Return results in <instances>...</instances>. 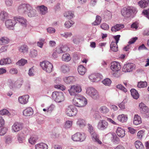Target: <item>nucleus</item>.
<instances>
[{
    "label": "nucleus",
    "mask_w": 149,
    "mask_h": 149,
    "mask_svg": "<svg viewBox=\"0 0 149 149\" xmlns=\"http://www.w3.org/2000/svg\"><path fill=\"white\" fill-rule=\"evenodd\" d=\"M54 87L55 88L61 89L62 91L64 90L65 89V87L61 84L55 85Z\"/></svg>",
    "instance_id": "obj_61"
},
{
    "label": "nucleus",
    "mask_w": 149,
    "mask_h": 149,
    "mask_svg": "<svg viewBox=\"0 0 149 149\" xmlns=\"http://www.w3.org/2000/svg\"><path fill=\"white\" fill-rule=\"evenodd\" d=\"M108 126V123L104 120L99 121L97 125V128L100 130H103L106 129Z\"/></svg>",
    "instance_id": "obj_9"
},
{
    "label": "nucleus",
    "mask_w": 149,
    "mask_h": 149,
    "mask_svg": "<svg viewBox=\"0 0 149 149\" xmlns=\"http://www.w3.org/2000/svg\"><path fill=\"white\" fill-rule=\"evenodd\" d=\"M87 103L86 99L81 95H78L74 96L73 100L74 105L80 107H84Z\"/></svg>",
    "instance_id": "obj_1"
},
{
    "label": "nucleus",
    "mask_w": 149,
    "mask_h": 149,
    "mask_svg": "<svg viewBox=\"0 0 149 149\" xmlns=\"http://www.w3.org/2000/svg\"><path fill=\"white\" fill-rule=\"evenodd\" d=\"M29 96L28 95H26L20 96L18 98L19 102L22 104H25L28 102Z\"/></svg>",
    "instance_id": "obj_19"
},
{
    "label": "nucleus",
    "mask_w": 149,
    "mask_h": 149,
    "mask_svg": "<svg viewBox=\"0 0 149 149\" xmlns=\"http://www.w3.org/2000/svg\"><path fill=\"white\" fill-rule=\"evenodd\" d=\"M142 13L149 19V9L144 10Z\"/></svg>",
    "instance_id": "obj_62"
},
{
    "label": "nucleus",
    "mask_w": 149,
    "mask_h": 149,
    "mask_svg": "<svg viewBox=\"0 0 149 149\" xmlns=\"http://www.w3.org/2000/svg\"><path fill=\"white\" fill-rule=\"evenodd\" d=\"M52 97L56 102L60 103L64 100V97L62 92L55 91L52 93Z\"/></svg>",
    "instance_id": "obj_5"
},
{
    "label": "nucleus",
    "mask_w": 149,
    "mask_h": 149,
    "mask_svg": "<svg viewBox=\"0 0 149 149\" xmlns=\"http://www.w3.org/2000/svg\"><path fill=\"white\" fill-rule=\"evenodd\" d=\"M81 86L79 84H76L71 86L68 91L70 95L72 96H75L78 95V93L81 91Z\"/></svg>",
    "instance_id": "obj_4"
},
{
    "label": "nucleus",
    "mask_w": 149,
    "mask_h": 149,
    "mask_svg": "<svg viewBox=\"0 0 149 149\" xmlns=\"http://www.w3.org/2000/svg\"><path fill=\"white\" fill-rule=\"evenodd\" d=\"M148 0H141L138 2L139 6L141 8H145L148 5Z\"/></svg>",
    "instance_id": "obj_23"
},
{
    "label": "nucleus",
    "mask_w": 149,
    "mask_h": 149,
    "mask_svg": "<svg viewBox=\"0 0 149 149\" xmlns=\"http://www.w3.org/2000/svg\"><path fill=\"white\" fill-rule=\"evenodd\" d=\"M29 55L31 58L36 57L38 55L37 51L34 49L31 50L29 54Z\"/></svg>",
    "instance_id": "obj_43"
},
{
    "label": "nucleus",
    "mask_w": 149,
    "mask_h": 149,
    "mask_svg": "<svg viewBox=\"0 0 149 149\" xmlns=\"http://www.w3.org/2000/svg\"><path fill=\"white\" fill-rule=\"evenodd\" d=\"M40 13L42 15H44L47 12V8L44 6H41L38 7Z\"/></svg>",
    "instance_id": "obj_35"
},
{
    "label": "nucleus",
    "mask_w": 149,
    "mask_h": 149,
    "mask_svg": "<svg viewBox=\"0 0 149 149\" xmlns=\"http://www.w3.org/2000/svg\"><path fill=\"white\" fill-rule=\"evenodd\" d=\"M8 15V13L6 12L1 11L0 13V19L2 21H4L7 19Z\"/></svg>",
    "instance_id": "obj_37"
},
{
    "label": "nucleus",
    "mask_w": 149,
    "mask_h": 149,
    "mask_svg": "<svg viewBox=\"0 0 149 149\" xmlns=\"http://www.w3.org/2000/svg\"><path fill=\"white\" fill-rule=\"evenodd\" d=\"M9 40L6 37H2L0 39V45H4L8 43Z\"/></svg>",
    "instance_id": "obj_38"
},
{
    "label": "nucleus",
    "mask_w": 149,
    "mask_h": 149,
    "mask_svg": "<svg viewBox=\"0 0 149 149\" xmlns=\"http://www.w3.org/2000/svg\"><path fill=\"white\" fill-rule=\"evenodd\" d=\"M111 50L112 51L116 52L118 51L117 44L115 43L114 42L112 41L110 45Z\"/></svg>",
    "instance_id": "obj_36"
},
{
    "label": "nucleus",
    "mask_w": 149,
    "mask_h": 149,
    "mask_svg": "<svg viewBox=\"0 0 149 149\" xmlns=\"http://www.w3.org/2000/svg\"><path fill=\"white\" fill-rule=\"evenodd\" d=\"M80 132H77L72 136V139L75 141H80Z\"/></svg>",
    "instance_id": "obj_44"
},
{
    "label": "nucleus",
    "mask_w": 149,
    "mask_h": 149,
    "mask_svg": "<svg viewBox=\"0 0 149 149\" xmlns=\"http://www.w3.org/2000/svg\"><path fill=\"white\" fill-rule=\"evenodd\" d=\"M136 9L133 7L124 8L121 10L122 15L125 17H130L132 14L137 12Z\"/></svg>",
    "instance_id": "obj_2"
},
{
    "label": "nucleus",
    "mask_w": 149,
    "mask_h": 149,
    "mask_svg": "<svg viewBox=\"0 0 149 149\" xmlns=\"http://www.w3.org/2000/svg\"><path fill=\"white\" fill-rule=\"evenodd\" d=\"M72 121H67L65 124V126L66 128H69L72 125Z\"/></svg>",
    "instance_id": "obj_63"
},
{
    "label": "nucleus",
    "mask_w": 149,
    "mask_h": 149,
    "mask_svg": "<svg viewBox=\"0 0 149 149\" xmlns=\"http://www.w3.org/2000/svg\"><path fill=\"white\" fill-rule=\"evenodd\" d=\"M147 86V83L146 82L140 81L138 82L137 86L138 88H144L146 87Z\"/></svg>",
    "instance_id": "obj_46"
},
{
    "label": "nucleus",
    "mask_w": 149,
    "mask_h": 149,
    "mask_svg": "<svg viewBox=\"0 0 149 149\" xmlns=\"http://www.w3.org/2000/svg\"><path fill=\"white\" fill-rule=\"evenodd\" d=\"M62 60L63 61L68 62L71 59L70 55L68 53L63 54L62 56Z\"/></svg>",
    "instance_id": "obj_41"
},
{
    "label": "nucleus",
    "mask_w": 149,
    "mask_h": 149,
    "mask_svg": "<svg viewBox=\"0 0 149 149\" xmlns=\"http://www.w3.org/2000/svg\"><path fill=\"white\" fill-rule=\"evenodd\" d=\"M91 137L92 140L94 142L99 144H101L102 142L99 139L98 135L95 132H94L92 133H91Z\"/></svg>",
    "instance_id": "obj_20"
},
{
    "label": "nucleus",
    "mask_w": 149,
    "mask_h": 149,
    "mask_svg": "<svg viewBox=\"0 0 149 149\" xmlns=\"http://www.w3.org/2000/svg\"><path fill=\"white\" fill-rule=\"evenodd\" d=\"M99 110L101 113H107L109 111V109L106 106H103L100 107Z\"/></svg>",
    "instance_id": "obj_50"
},
{
    "label": "nucleus",
    "mask_w": 149,
    "mask_h": 149,
    "mask_svg": "<svg viewBox=\"0 0 149 149\" xmlns=\"http://www.w3.org/2000/svg\"><path fill=\"white\" fill-rule=\"evenodd\" d=\"M102 19L98 15L96 16V19L93 23L94 25H97L100 24L101 22Z\"/></svg>",
    "instance_id": "obj_51"
},
{
    "label": "nucleus",
    "mask_w": 149,
    "mask_h": 149,
    "mask_svg": "<svg viewBox=\"0 0 149 149\" xmlns=\"http://www.w3.org/2000/svg\"><path fill=\"white\" fill-rule=\"evenodd\" d=\"M135 68L134 64L129 63L124 65L123 68V71L125 72H130L132 71Z\"/></svg>",
    "instance_id": "obj_10"
},
{
    "label": "nucleus",
    "mask_w": 149,
    "mask_h": 149,
    "mask_svg": "<svg viewBox=\"0 0 149 149\" xmlns=\"http://www.w3.org/2000/svg\"><path fill=\"white\" fill-rule=\"evenodd\" d=\"M144 131L142 130L139 131L137 134V136L138 138L141 139L143 136L144 135Z\"/></svg>",
    "instance_id": "obj_58"
},
{
    "label": "nucleus",
    "mask_w": 149,
    "mask_h": 149,
    "mask_svg": "<svg viewBox=\"0 0 149 149\" xmlns=\"http://www.w3.org/2000/svg\"><path fill=\"white\" fill-rule=\"evenodd\" d=\"M86 93L94 100H97L100 97L99 92L92 87H88L86 89Z\"/></svg>",
    "instance_id": "obj_3"
},
{
    "label": "nucleus",
    "mask_w": 149,
    "mask_h": 149,
    "mask_svg": "<svg viewBox=\"0 0 149 149\" xmlns=\"http://www.w3.org/2000/svg\"><path fill=\"white\" fill-rule=\"evenodd\" d=\"M77 124L80 127L83 128L86 125L85 121L82 119H79L77 122Z\"/></svg>",
    "instance_id": "obj_34"
},
{
    "label": "nucleus",
    "mask_w": 149,
    "mask_h": 149,
    "mask_svg": "<svg viewBox=\"0 0 149 149\" xmlns=\"http://www.w3.org/2000/svg\"><path fill=\"white\" fill-rule=\"evenodd\" d=\"M27 10V13L28 16L29 17H33L37 15V13L36 10L33 8L32 7L29 5Z\"/></svg>",
    "instance_id": "obj_14"
},
{
    "label": "nucleus",
    "mask_w": 149,
    "mask_h": 149,
    "mask_svg": "<svg viewBox=\"0 0 149 149\" xmlns=\"http://www.w3.org/2000/svg\"><path fill=\"white\" fill-rule=\"evenodd\" d=\"M130 91L131 95L134 99L137 100L139 97V93L136 89L132 88L130 90Z\"/></svg>",
    "instance_id": "obj_31"
},
{
    "label": "nucleus",
    "mask_w": 149,
    "mask_h": 149,
    "mask_svg": "<svg viewBox=\"0 0 149 149\" xmlns=\"http://www.w3.org/2000/svg\"><path fill=\"white\" fill-rule=\"evenodd\" d=\"M27 63V60L24 59L22 58L16 63V64L19 66H23Z\"/></svg>",
    "instance_id": "obj_47"
},
{
    "label": "nucleus",
    "mask_w": 149,
    "mask_h": 149,
    "mask_svg": "<svg viewBox=\"0 0 149 149\" xmlns=\"http://www.w3.org/2000/svg\"><path fill=\"white\" fill-rule=\"evenodd\" d=\"M88 130L90 134L94 132H95L94 131L93 127L91 125L89 124H88Z\"/></svg>",
    "instance_id": "obj_64"
},
{
    "label": "nucleus",
    "mask_w": 149,
    "mask_h": 149,
    "mask_svg": "<svg viewBox=\"0 0 149 149\" xmlns=\"http://www.w3.org/2000/svg\"><path fill=\"white\" fill-rule=\"evenodd\" d=\"M116 132L118 136L121 138L123 137L125 135V131L120 127H118Z\"/></svg>",
    "instance_id": "obj_27"
},
{
    "label": "nucleus",
    "mask_w": 149,
    "mask_h": 149,
    "mask_svg": "<svg viewBox=\"0 0 149 149\" xmlns=\"http://www.w3.org/2000/svg\"><path fill=\"white\" fill-rule=\"evenodd\" d=\"M134 144L136 148L137 149H143L144 146L142 143L139 141H136Z\"/></svg>",
    "instance_id": "obj_39"
},
{
    "label": "nucleus",
    "mask_w": 149,
    "mask_h": 149,
    "mask_svg": "<svg viewBox=\"0 0 149 149\" xmlns=\"http://www.w3.org/2000/svg\"><path fill=\"white\" fill-rule=\"evenodd\" d=\"M142 122L141 118L140 116L138 115L135 114L134 118V124L137 125L141 124Z\"/></svg>",
    "instance_id": "obj_30"
},
{
    "label": "nucleus",
    "mask_w": 149,
    "mask_h": 149,
    "mask_svg": "<svg viewBox=\"0 0 149 149\" xmlns=\"http://www.w3.org/2000/svg\"><path fill=\"white\" fill-rule=\"evenodd\" d=\"M67 46H62L61 47H56L55 51L58 54H61L66 52L67 50Z\"/></svg>",
    "instance_id": "obj_26"
},
{
    "label": "nucleus",
    "mask_w": 149,
    "mask_h": 149,
    "mask_svg": "<svg viewBox=\"0 0 149 149\" xmlns=\"http://www.w3.org/2000/svg\"><path fill=\"white\" fill-rule=\"evenodd\" d=\"M33 113V109L31 107H28L25 109L23 111V115L26 116H30Z\"/></svg>",
    "instance_id": "obj_22"
},
{
    "label": "nucleus",
    "mask_w": 149,
    "mask_h": 149,
    "mask_svg": "<svg viewBox=\"0 0 149 149\" xmlns=\"http://www.w3.org/2000/svg\"><path fill=\"white\" fill-rule=\"evenodd\" d=\"M121 68L120 63L116 61H113L111 63L110 69L114 72H118L120 69Z\"/></svg>",
    "instance_id": "obj_12"
},
{
    "label": "nucleus",
    "mask_w": 149,
    "mask_h": 149,
    "mask_svg": "<svg viewBox=\"0 0 149 149\" xmlns=\"http://www.w3.org/2000/svg\"><path fill=\"white\" fill-rule=\"evenodd\" d=\"M40 65L42 69L46 72L50 73L52 71L53 68V65L49 61H43L40 63Z\"/></svg>",
    "instance_id": "obj_6"
},
{
    "label": "nucleus",
    "mask_w": 149,
    "mask_h": 149,
    "mask_svg": "<svg viewBox=\"0 0 149 149\" xmlns=\"http://www.w3.org/2000/svg\"><path fill=\"white\" fill-rule=\"evenodd\" d=\"M74 15V13L72 11H67L64 14V16L68 19H71L73 17Z\"/></svg>",
    "instance_id": "obj_45"
},
{
    "label": "nucleus",
    "mask_w": 149,
    "mask_h": 149,
    "mask_svg": "<svg viewBox=\"0 0 149 149\" xmlns=\"http://www.w3.org/2000/svg\"><path fill=\"white\" fill-rule=\"evenodd\" d=\"M78 71L80 75H83L86 72V69L82 65H80L78 67Z\"/></svg>",
    "instance_id": "obj_32"
},
{
    "label": "nucleus",
    "mask_w": 149,
    "mask_h": 149,
    "mask_svg": "<svg viewBox=\"0 0 149 149\" xmlns=\"http://www.w3.org/2000/svg\"><path fill=\"white\" fill-rule=\"evenodd\" d=\"M117 118L119 121L122 123H124L127 121L128 117L127 115L122 114L118 116Z\"/></svg>",
    "instance_id": "obj_25"
},
{
    "label": "nucleus",
    "mask_w": 149,
    "mask_h": 149,
    "mask_svg": "<svg viewBox=\"0 0 149 149\" xmlns=\"http://www.w3.org/2000/svg\"><path fill=\"white\" fill-rule=\"evenodd\" d=\"M124 27L123 24H116L111 27V30L112 32H116L123 28Z\"/></svg>",
    "instance_id": "obj_24"
},
{
    "label": "nucleus",
    "mask_w": 149,
    "mask_h": 149,
    "mask_svg": "<svg viewBox=\"0 0 149 149\" xmlns=\"http://www.w3.org/2000/svg\"><path fill=\"white\" fill-rule=\"evenodd\" d=\"M63 80L67 84H70L74 81L75 78L73 76L65 77L63 78Z\"/></svg>",
    "instance_id": "obj_28"
},
{
    "label": "nucleus",
    "mask_w": 149,
    "mask_h": 149,
    "mask_svg": "<svg viewBox=\"0 0 149 149\" xmlns=\"http://www.w3.org/2000/svg\"><path fill=\"white\" fill-rule=\"evenodd\" d=\"M107 136H110L112 141L115 144H118L119 142V139L116 134L113 133H109L107 135Z\"/></svg>",
    "instance_id": "obj_17"
},
{
    "label": "nucleus",
    "mask_w": 149,
    "mask_h": 149,
    "mask_svg": "<svg viewBox=\"0 0 149 149\" xmlns=\"http://www.w3.org/2000/svg\"><path fill=\"white\" fill-rule=\"evenodd\" d=\"M102 82L105 85L109 86L111 84V81L110 79L107 78L103 80Z\"/></svg>",
    "instance_id": "obj_52"
},
{
    "label": "nucleus",
    "mask_w": 149,
    "mask_h": 149,
    "mask_svg": "<svg viewBox=\"0 0 149 149\" xmlns=\"http://www.w3.org/2000/svg\"><path fill=\"white\" fill-rule=\"evenodd\" d=\"M36 149H48V146L46 143H41L35 145Z\"/></svg>",
    "instance_id": "obj_29"
},
{
    "label": "nucleus",
    "mask_w": 149,
    "mask_h": 149,
    "mask_svg": "<svg viewBox=\"0 0 149 149\" xmlns=\"http://www.w3.org/2000/svg\"><path fill=\"white\" fill-rule=\"evenodd\" d=\"M100 27L102 29L105 30H108L109 28V25L105 23L101 24Z\"/></svg>",
    "instance_id": "obj_59"
},
{
    "label": "nucleus",
    "mask_w": 149,
    "mask_h": 149,
    "mask_svg": "<svg viewBox=\"0 0 149 149\" xmlns=\"http://www.w3.org/2000/svg\"><path fill=\"white\" fill-rule=\"evenodd\" d=\"M89 79L93 82H97L100 81L103 76L99 73H96L90 75L89 77Z\"/></svg>",
    "instance_id": "obj_11"
},
{
    "label": "nucleus",
    "mask_w": 149,
    "mask_h": 149,
    "mask_svg": "<svg viewBox=\"0 0 149 149\" xmlns=\"http://www.w3.org/2000/svg\"><path fill=\"white\" fill-rule=\"evenodd\" d=\"M12 63V60L10 58H3L0 61V65H4L9 64Z\"/></svg>",
    "instance_id": "obj_33"
},
{
    "label": "nucleus",
    "mask_w": 149,
    "mask_h": 149,
    "mask_svg": "<svg viewBox=\"0 0 149 149\" xmlns=\"http://www.w3.org/2000/svg\"><path fill=\"white\" fill-rule=\"evenodd\" d=\"M116 87L117 88L125 92H127L126 89L121 84H118L116 86Z\"/></svg>",
    "instance_id": "obj_60"
},
{
    "label": "nucleus",
    "mask_w": 149,
    "mask_h": 149,
    "mask_svg": "<svg viewBox=\"0 0 149 149\" xmlns=\"http://www.w3.org/2000/svg\"><path fill=\"white\" fill-rule=\"evenodd\" d=\"M77 110L75 107L70 106L68 107L66 112L67 115L69 116H75L77 113Z\"/></svg>",
    "instance_id": "obj_7"
},
{
    "label": "nucleus",
    "mask_w": 149,
    "mask_h": 149,
    "mask_svg": "<svg viewBox=\"0 0 149 149\" xmlns=\"http://www.w3.org/2000/svg\"><path fill=\"white\" fill-rule=\"evenodd\" d=\"M15 19L23 27H26L27 25V21L24 17L20 16H18L15 17Z\"/></svg>",
    "instance_id": "obj_15"
},
{
    "label": "nucleus",
    "mask_w": 149,
    "mask_h": 149,
    "mask_svg": "<svg viewBox=\"0 0 149 149\" xmlns=\"http://www.w3.org/2000/svg\"><path fill=\"white\" fill-rule=\"evenodd\" d=\"M61 36L65 38H67L68 37H71L72 35V34L71 32H65L61 34Z\"/></svg>",
    "instance_id": "obj_56"
},
{
    "label": "nucleus",
    "mask_w": 149,
    "mask_h": 149,
    "mask_svg": "<svg viewBox=\"0 0 149 149\" xmlns=\"http://www.w3.org/2000/svg\"><path fill=\"white\" fill-rule=\"evenodd\" d=\"M17 139L19 143H22L23 142L24 139V134L23 133H19L17 135Z\"/></svg>",
    "instance_id": "obj_42"
},
{
    "label": "nucleus",
    "mask_w": 149,
    "mask_h": 149,
    "mask_svg": "<svg viewBox=\"0 0 149 149\" xmlns=\"http://www.w3.org/2000/svg\"><path fill=\"white\" fill-rule=\"evenodd\" d=\"M61 70L64 73L67 72L70 70L69 66L66 65H63L61 66Z\"/></svg>",
    "instance_id": "obj_49"
},
{
    "label": "nucleus",
    "mask_w": 149,
    "mask_h": 149,
    "mask_svg": "<svg viewBox=\"0 0 149 149\" xmlns=\"http://www.w3.org/2000/svg\"><path fill=\"white\" fill-rule=\"evenodd\" d=\"M29 47L26 45H23L18 48L19 51L23 54H26L28 52Z\"/></svg>",
    "instance_id": "obj_21"
},
{
    "label": "nucleus",
    "mask_w": 149,
    "mask_h": 149,
    "mask_svg": "<svg viewBox=\"0 0 149 149\" xmlns=\"http://www.w3.org/2000/svg\"><path fill=\"white\" fill-rule=\"evenodd\" d=\"M16 23L15 19H9L6 20L5 22L6 26L8 29H13V26Z\"/></svg>",
    "instance_id": "obj_16"
},
{
    "label": "nucleus",
    "mask_w": 149,
    "mask_h": 149,
    "mask_svg": "<svg viewBox=\"0 0 149 149\" xmlns=\"http://www.w3.org/2000/svg\"><path fill=\"white\" fill-rule=\"evenodd\" d=\"M0 114L2 115H6L9 116L10 113L8 110L4 109L0 111Z\"/></svg>",
    "instance_id": "obj_57"
},
{
    "label": "nucleus",
    "mask_w": 149,
    "mask_h": 149,
    "mask_svg": "<svg viewBox=\"0 0 149 149\" xmlns=\"http://www.w3.org/2000/svg\"><path fill=\"white\" fill-rule=\"evenodd\" d=\"M74 24V22L72 20H71L70 21H66L64 25L66 28H69Z\"/></svg>",
    "instance_id": "obj_54"
},
{
    "label": "nucleus",
    "mask_w": 149,
    "mask_h": 149,
    "mask_svg": "<svg viewBox=\"0 0 149 149\" xmlns=\"http://www.w3.org/2000/svg\"><path fill=\"white\" fill-rule=\"evenodd\" d=\"M38 139L37 135H33L31 136L29 139V142L32 144H34Z\"/></svg>",
    "instance_id": "obj_40"
},
{
    "label": "nucleus",
    "mask_w": 149,
    "mask_h": 149,
    "mask_svg": "<svg viewBox=\"0 0 149 149\" xmlns=\"http://www.w3.org/2000/svg\"><path fill=\"white\" fill-rule=\"evenodd\" d=\"M80 141H83L86 139V134L84 133L80 132Z\"/></svg>",
    "instance_id": "obj_55"
},
{
    "label": "nucleus",
    "mask_w": 149,
    "mask_h": 149,
    "mask_svg": "<svg viewBox=\"0 0 149 149\" xmlns=\"http://www.w3.org/2000/svg\"><path fill=\"white\" fill-rule=\"evenodd\" d=\"M7 130V129L6 127L3 126L0 127V135H4L6 133Z\"/></svg>",
    "instance_id": "obj_53"
},
{
    "label": "nucleus",
    "mask_w": 149,
    "mask_h": 149,
    "mask_svg": "<svg viewBox=\"0 0 149 149\" xmlns=\"http://www.w3.org/2000/svg\"><path fill=\"white\" fill-rule=\"evenodd\" d=\"M140 110L141 113L143 114L147 113L148 111V107L143 102H141L139 104Z\"/></svg>",
    "instance_id": "obj_18"
},
{
    "label": "nucleus",
    "mask_w": 149,
    "mask_h": 149,
    "mask_svg": "<svg viewBox=\"0 0 149 149\" xmlns=\"http://www.w3.org/2000/svg\"><path fill=\"white\" fill-rule=\"evenodd\" d=\"M29 4H22L20 5L18 7L17 10L19 13L21 14L27 13V10Z\"/></svg>",
    "instance_id": "obj_8"
},
{
    "label": "nucleus",
    "mask_w": 149,
    "mask_h": 149,
    "mask_svg": "<svg viewBox=\"0 0 149 149\" xmlns=\"http://www.w3.org/2000/svg\"><path fill=\"white\" fill-rule=\"evenodd\" d=\"M23 128L22 123L17 122L15 123L12 127V130L13 132H17L21 130Z\"/></svg>",
    "instance_id": "obj_13"
},
{
    "label": "nucleus",
    "mask_w": 149,
    "mask_h": 149,
    "mask_svg": "<svg viewBox=\"0 0 149 149\" xmlns=\"http://www.w3.org/2000/svg\"><path fill=\"white\" fill-rule=\"evenodd\" d=\"M23 83L22 80L20 79L16 81L15 82V87L17 88H20Z\"/></svg>",
    "instance_id": "obj_48"
}]
</instances>
